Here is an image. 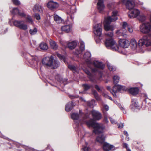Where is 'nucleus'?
<instances>
[{
    "instance_id": "nucleus-38",
    "label": "nucleus",
    "mask_w": 151,
    "mask_h": 151,
    "mask_svg": "<svg viewBox=\"0 0 151 151\" xmlns=\"http://www.w3.org/2000/svg\"><path fill=\"white\" fill-rule=\"evenodd\" d=\"M83 86L84 91H87L93 86L92 85H89L87 84H83Z\"/></svg>"
},
{
    "instance_id": "nucleus-5",
    "label": "nucleus",
    "mask_w": 151,
    "mask_h": 151,
    "mask_svg": "<svg viewBox=\"0 0 151 151\" xmlns=\"http://www.w3.org/2000/svg\"><path fill=\"white\" fill-rule=\"evenodd\" d=\"M109 39L106 38L105 42L106 47L108 49H111L114 51H118L119 47L116 42L113 39L112 37H110Z\"/></svg>"
},
{
    "instance_id": "nucleus-47",
    "label": "nucleus",
    "mask_w": 151,
    "mask_h": 151,
    "mask_svg": "<svg viewBox=\"0 0 151 151\" xmlns=\"http://www.w3.org/2000/svg\"><path fill=\"white\" fill-rule=\"evenodd\" d=\"M24 148L27 150L29 151H38L34 148L27 146H23Z\"/></svg>"
},
{
    "instance_id": "nucleus-42",
    "label": "nucleus",
    "mask_w": 151,
    "mask_h": 151,
    "mask_svg": "<svg viewBox=\"0 0 151 151\" xmlns=\"http://www.w3.org/2000/svg\"><path fill=\"white\" fill-rule=\"evenodd\" d=\"M68 68L72 70L73 72H78L77 70L76 67L73 65H69L68 66Z\"/></svg>"
},
{
    "instance_id": "nucleus-11",
    "label": "nucleus",
    "mask_w": 151,
    "mask_h": 151,
    "mask_svg": "<svg viewBox=\"0 0 151 151\" xmlns=\"http://www.w3.org/2000/svg\"><path fill=\"white\" fill-rule=\"evenodd\" d=\"M104 0H98L97 8L100 13L104 14L106 12L105 6L104 4Z\"/></svg>"
},
{
    "instance_id": "nucleus-60",
    "label": "nucleus",
    "mask_w": 151,
    "mask_h": 151,
    "mask_svg": "<svg viewBox=\"0 0 151 151\" xmlns=\"http://www.w3.org/2000/svg\"><path fill=\"white\" fill-rule=\"evenodd\" d=\"M124 134L125 135H126L127 136H128V133L126 131H124Z\"/></svg>"
},
{
    "instance_id": "nucleus-8",
    "label": "nucleus",
    "mask_w": 151,
    "mask_h": 151,
    "mask_svg": "<svg viewBox=\"0 0 151 151\" xmlns=\"http://www.w3.org/2000/svg\"><path fill=\"white\" fill-rule=\"evenodd\" d=\"M93 30L95 35L100 37L101 35L102 31V24L99 23L95 24L93 26Z\"/></svg>"
},
{
    "instance_id": "nucleus-63",
    "label": "nucleus",
    "mask_w": 151,
    "mask_h": 151,
    "mask_svg": "<svg viewBox=\"0 0 151 151\" xmlns=\"http://www.w3.org/2000/svg\"><path fill=\"white\" fill-rule=\"evenodd\" d=\"M86 72H87V73L88 75H90L91 74V73H90L89 72V71H88V70H87L86 71Z\"/></svg>"
},
{
    "instance_id": "nucleus-41",
    "label": "nucleus",
    "mask_w": 151,
    "mask_h": 151,
    "mask_svg": "<svg viewBox=\"0 0 151 151\" xmlns=\"http://www.w3.org/2000/svg\"><path fill=\"white\" fill-rule=\"evenodd\" d=\"M37 30L36 28H34L33 29H30L29 32L31 35H34L37 32Z\"/></svg>"
},
{
    "instance_id": "nucleus-28",
    "label": "nucleus",
    "mask_w": 151,
    "mask_h": 151,
    "mask_svg": "<svg viewBox=\"0 0 151 151\" xmlns=\"http://www.w3.org/2000/svg\"><path fill=\"white\" fill-rule=\"evenodd\" d=\"M129 91L131 94L134 95L138 93L139 89L138 88H131L129 89Z\"/></svg>"
},
{
    "instance_id": "nucleus-26",
    "label": "nucleus",
    "mask_w": 151,
    "mask_h": 151,
    "mask_svg": "<svg viewBox=\"0 0 151 151\" xmlns=\"http://www.w3.org/2000/svg\"><path fill=\"white\" fill-rule=\"evenodd\" d=\"M131 47L133 50H135L137 47V42L134 39H132L131 41Z\"/></svg>"
},
{
    "instance_id": "nucleus-64",
    "label": "nucleus",
    "mask_w": 151,
    "mask_h": 151,
    "mask_svg": "<svg viewBox=\"0 0 151 151\" xmlns=\"http://www.w3.org/2000/svg\"><path fill=\"white\" fill-rule=\"evenodd\" d=\"M105 122H107V123L108 122V119H107V118H105Z\"/></svg>"
},
{
    "instance_id": "nucleus-61",
    "label": "nucleus",
    "mask_w": 151,
    "mask_h": 151,
    "mask_svg": "<svg viewBox=\"0 0 151 151\" xmlns=\"http://www.w3.org/2000/svg\"><path fill=\"white\" fill-rule=\"evenodd\" d=\"M138 4H139L142 5L143 4V3L142 2L139 1V2L138 3Z\"/></svg>"
},
{
    "instance_id": "nucleus-55",
    "label": "nucleus",
    "mask_w": 151,
    "mask_h": 151,
    "mask_svg": "<svg viewBox=\"0 0 151 151\" xmlns=\"http://www.w3.org/2000/svg\"><path fill=\"white\" fill-rule=\"evenodd\" d=\"M127 29H128V31H129L130 33H131L133 32V29L132 28L127 27Z\"/></svg>"
},
{
    "instance_id": "nucleus-50",
    "label": "nucleus",
    "mask_w": 151,
    "mask_h": 151,
    "mask_svg": "<svg viewBox=\"0 0 151 151\" xmlns=\"http://www.w3.org/2000/svg\"><path fill=\"white\" fill-rule=\"evenodd\" d=\"M107 7L110 10H111L114 8V4L112 3L108 4Z\"/></svg>"
},
{
    "instance_id": "nucleus-13",
    "label": "nucleus",
    "mask_w": 151,
    "mask_h": 151,
    "mask_svg": "<svg viewBox=\"0 0 151 151\" xmlns=\"http://www.w3.org/2000/svg\"><path fill=\"white\" fill-rule=\"evenodd\" d=\"M122 2L125 4L126 8L129 10L132 9L135 6L134 1L130 0H122Z\"/></svg>"
},
{
    "instance_id": "nucleus-43",
    "label": "nucleus",
    "mask_w": 151,
    "mask_h": 151,
    "mask_svg": "<svg viewBox=\"0 0 151 151\" xmlns=\"http://www.w3.org/2000/svg\"><path fill=\"white\" fill-rule=\"evenodd\" d=\"M57 55L61 61H62L65 63V59L64 56L62 55L59 53H57Z\"/></svg>"
},
{
    "instance_id": "nucleus-45",
    "label": "nucleus",
    "mask_w": 151,
    "mask_h": 151,
    "mask_svg": "<svg viewBox=\"0 0 151 151\" xmlns=\"http://www.w3.org/2000/svg\"><path fill=\"white\" fill-rule=\"evenodd\" d=\"M93 95L94 96L95 98L97 100H100V98L97 92L95 91H93Z\"/></svg>"
},
{
    "instance_id": "nucleus-30",
    "label": "nucleus",
    "mask_w": 151,
    "mask_h": 151,
    "mask_svg": "<svg viewBox=\"0 0 151 151\" xmlns=\"http://www.w3.org/2000/svg\"><path fill=\"white\" fill-rule=\"evenodd\" d=\"M59 65V63L57 60H54L52 61L51 68L54 69L57 68Z\"/></svg>"
},
{
    "instance_id": "nucleus-57",
    "label": "nucleus",
    "mask_w": 151,
    "mask_h": 151,
    "mask_svg": "<svg viewBox=\"0 0 151 151\" xmlns=\"http://www.w3.org/2000/svg\"><path fill=\"white\" fill-rule=\"evenodd\" d=\"M123 147H125L127 149L129 148L128 147V145L126 143H124L123 144Z\"/></svg>"
},
{
    "instance_id": "nucleus-27",
    "label": "nucleus",
    "mask_w": 151,
    "mask_h": 151,
    "mask_svg": "<svg viewBox=\"0 0 151 151\" xmlns=\"http://www.w3.org/2000/svg\"><path fill=\"white\" fill-rule=\"evenodd\" d=\"M77 42L76 41H73L68 44V48L71 50L74 49L77 45Z\"/></svg>"
},
{
    "instance_id": "nucleus-1",
    "label": "nucleus",
    "mask_w": 151,
    "mask_h": 151,
    "mask_svg": "<svg viewBox=\"0 0 151 151\" xmlns=\"http://www.w3.org/2000/svg\"><path fill=\"white\" fill-rule=\"evenodd\" d=\"M118 11L114 9L112 10L111 16L105 17L104 20V28L106 31L105 35L106 37H112L113 35V31L114 30V27L112 25H110L111 22H114L118 19Z\"/></svg>"
},
{
    "instance_id": "nucleus-44",
    "label": "nucleus",
    "mask_w": 151,
    "mask_h": 151,
    "mask_svg": "<svg viewBox=\"0 0 151 151\" xmlns=\"http://www.w3.org/2000/svg\"><path fill=\"white\" fill-rule=\"evenodd\" d=\"M128 27L127 24V22H123V28H122V30H123V31L124 32H126L127 31V29Z\"/></svg>"
},
{
    "instance_id": "nucleus-6",
    "label": "nucleus",
    "mask_w": 151,
    "mask_h": 151,
    "mask_svg": "<svg viewBox=\"0 0 151 151\" xmlns=\"http://www.w3.org/2000/svg\"><path fill=\"white\" fill-rule=\"evenodd\" d=\"M150 20L151 23L149 22L142 23L140 26V31L144 33H147L151 32V14Z\"/></svg>"
},
{
    "instance_id": "nucleus-39",
    "label": "nucleus",
    "mask_w": 151,
    "mask_h": 151,
    "mask_svg": "<svg viewBox=\"0 0 151 151\" xmlns=\"http://www.w3.org/2000/svg\"><path fill=\"white\" fill-rule=\"evenodd\" d=\"M54 18L55 20L58 23L62 21L61 18L56 14H54Z\"/></svg>"
},
{
    "instance_id": "nucleus-21",
    "label": "nucleus",
    "mask_w": 151,
    "mask_h": 151,
    "mask_svg": "<svg viewBox=\"0 0 151 151\" xmlns=\"http://www.w3.org/2000/svg\"><path fill=\"white\" fill-rule=\"evenodd\" d=\"M33 10L34 12H38L41 13L42 12V6L39 4H35L33 8Z\"/></svg>"
},
{
    "instance_id": "nucleus-12",
    "label": "nucleus",
    "mask_w": 151,
    "mask_h": 151,
    "mask_svg": "<svg viewBox=\"0 0 151 151\" xmlns=\"http://www.w3.org/2000/svg\"><path fill=\"white\" fill-rule=\"evenodd\" d=\"M53 59V57L52 56L50 57H46L43 59L42 63L44 65L51 67Z\"/></svg>"
},
{
    "instance_id": "nucleus-3",
    "label": "nucleus",
    "mask_w": 151,
    "mask_h": 151,
    "mask_svg": "<svg viewBox=\"0 0 151 151\" xmlns=\"http://www.w3.org/2000/svg\"><path fill=\"white\" fill-rule=\"evenodd\" d=\"M82 114H81V111H79V115L78 114L73 113L71 115V117L73 120H78L79 122V123L78 124L77 122H75V124L77 126L78 124L79 125V123L80 124H84L86 123L87 124V122L92 120L93 121L92 119H91L88 121H86V119L88 118H89V116L88 114H86L85 115H84V116H83L82 119H81V117L83 116Z\"/></svg>"
},
{
    "instance_id": "nucleus-2",
    "label": "nucleus",
    "mask_w": 151,
    "mask_h": 151,
    "mask_svg": "<svg viewBox=\"0 0 151 151\" xmlns=\"http://www.w3.org/2000/svg\"><path fill=\"white\" fill-rule=\"evenodd\" d=\"M87 125L89 127H93L94 128L93 132L96 134L99 135L96 138V142L101 144H103L105 140V137L102 134L104 127L103 125L91 120L87 122Z\"/></svg>"
},
{
    "instance_id": "nucleus-34",
    "label": "nucleus",
    "mask_w": 151,
    "mask_h": 151,
    "mask_svg": "<svg viewBox=\"0 0 151 151\" xmlns=\"http://www.w3.org/2000/svg\"><path fill=\"white\" fill-rule=\"evenodd\" d=\"M137 19L139 21L142 22H144L146 19V17L143 14H139L138 16L137 17Z\"/></svg>"
},
{
    "instance_id": "nucleus-32",
    "label": "nucleus",
    "mask_w": 151,
    "mask_h": 151,
    "mask_svg": "<svg viewBox=\"0 0 151 151\" xmlns=\"http://www.w3.org/2000/svg\"><path fill=\"white\" fill-rule=\"evenodd\" d=\"M40 48L42 50H47L48 48V47L46 43L44 42H42L40 45Z\"/></svg>"
},
{
    "instance_id": "nucleus-33",
    "label": "nucleus",
    "mask_w": 151,
    "mask_h": 151,
    "mask_svg": "<svg viewBox=\"0 0 151 151\" xmlns=\"http://www.w3.org/2000/svg\"><path fill=\"white\" fill-rule=\"evenodd\" d=\"M26 19L27 22L32 24L33 23V21L31 16L29 15H26L25 14V16H24Z\"/></svg>"
},
{
    "instance_id": "nucleus-37",
    "label": "nucleus",
    "mask_w": 151,
    "mask_h": 151,
    "mask_svg": "<svg viewBox=\"0 0 151 151\" xmlns=\"http://www.w3.org/2000/svg\"><path fill=\"white\" fill-rule=\"evenodd\" d=\"M120 78L117 76H114L113 77L114 83L116 85L119 81Z\"/></svg>"
},
{
    "instance_id": "nucleus-14",
    "label": "nucleus",
    "mask_w": 151,
    "mask_h": 151,
    "mask_svg": "<svg viewBox=\"0 0 151 151\" xmlns=\"http://www.w3.org/2000/svg\"><path fill=\"white\" fill-rule=\"evenodd\" d=\"M140 11L138 9H134L130 10L128 13V15L130 18L137 17L140 14Z\"/></svg>"
},
{
    "instance_id": "nucleus-7",
    "label": "nucleus",
    "mask_w": 151,
    "mask_h": 151,
    "mask_svg": "<svg viewBox=\"0 0 151 151\" xmlns=\"http://www.w3.org/2000/svg\"><path fill=\"white\" fill-rule=\"evenodd\" d=\"M151 45V41L149 37L147 36H143L139 40L138 47L140 48H142V47L144 45L147 47Z\"/></svg>"
},
{
    "instance_id": "nucleus-19",
    "label": "nucleus",
    "mask_w": 151,
    "mask_h": 151,
    "mask_svg": "<svg viewBox=\"0 0 151 151\" xmlns=\"http://www.w3.org/2000/svg\"><path fill=\"white\" fill-rule=\"evenodd\" d=\"M93 118L95 120H99L101 118V115L99 111L93 110L91 111Z\"/></svg>"
},
{
    "instance_id": "nucleus-49",
    "label": "nucleus",
    "mask_w": 151,
    "mask_h": 151,
    "mask_svg": "<svg viewBox=\"0 0 151 151\" xmlns=\"http://www.w3.org/2000/svg\"><path fill=\"white\" fill-rule=\"evenodd\" d=\"M13 3L15 5L18 6L20 4V1L19 0H12Z\"/></svg>"
},
{
    "instance_id": "nucleus-54",
    "label": "nucleus",
    "mask_w": 151,
    "mask_h": 151,
    "mask_svg": "<svg viewBox=\"0 0 151 151\" xmlns=\"http://www.w3.org/2000/svg\"><path fill=\"white\" fill-rule=\"evenodd\" d=\"M110 120L111 122V123L113 124H115L116 123V121L112 118H110Z\"/></svg>"
},
{
    "instance_id": "nucleus-51",
    "label": "nucleus",
    "mask_w": 151,
    "mask_h": 151,
    "mask_svg": "<svg viewBox=\"0 0 151 151\" xmlns=\"http://www.w3.org/2000/svg\"><path fill=\"white\" fill-rule=\"evenodd\" d=\"M35 17L36 19L37 20L40 19V15L37 13H35Z\"/></svg>"
},
{
    "instance_id": "nucleus-22",
    "label": "nucleus",
    "mask_w": 151,
    "mask_h": 151,
    "mask_svg": "<svg viewBox=\"0 0 151 151\" xmlns=\"http://www.w3.org/2000/svg\"><path fill=\"white\" fill-rule=\"evenodd\" d=\"M91 56V53L89 52H87L83 55V58L86 62L90 63Z\"/></svg>"
},
{
    "instance_id": "nucleus-35",
    "label": "nucleus",
    "mask_w": 151,
    "mask_h": 151,
    "mask_svg": "<svg viewBox=\"0 0 151 151\" xmlns=\"http://www.w3.org/2000/svg\"><path fill=\"white\" fill-rule=\"evenodd\" d=\"M107 65L109 70L111 71H114L116 70L115 67L111 65V64L109 62H107Z\"/></svg>"
},
{
    "instance_id": "nucleus-15",
    "label": "nucleus",
    "mask_w": 151,
    "mask_h": 151,
    "mask_svg": "<svg viewBox=\"0 0 151 151\" xmlns=\"http://www.w3.org/2000/svg\"><path fill=\"white\" fill-rule=\"evenodd\" d=\"M47 6L48 8L52 10L58 8L59 6V4L56 2L51 0L47 4Z\"/></svg>"
},
{
    "instance_id": "nucleus-52",
    "label": "nucleus",
    "mask_w": 151,
    "mask_h": 151,
    "mask_svg": "<svg viewBox=\"0 0 151 151\" xmlns=\"http://www.w3.org/2000/svg\"><path fill=\"white\" fill-rule=\"evenodd\" d=\"M118 106L121 109V110L123 111V113L124 114H125L126 113V111H125L124 109L123 108V107H122L121 105V104H118Z\"/></svg>"
},
{
    "instance_id": "nucleus-23",
    "label": "nucleus",
    "mask_w": 151,
    "mask_h": 151,
    "mask_svg": "<svg viewBox=\"0 0 151 151\" xmlns=\"http://www.w3.org/2000/svg\"><path fill=\"white\" fill-rule=\"evenodd\" d=\"M72 28L71 25H68L62 27L61 29L63 31L66 33H68L70 31Z\"/></svg>"
},
{
    "instance_id": "nucleus-36",
    "label": "nucleus",
    "mask_w": 151,
    "mask_h": 151,
    "mask_svg": "<svg viewBox=\"0 0 151 151\" xmlns=\"http://www.w3.org/2000/svg\"><path fill=\"white\" fill-rule=\"evenodd\" d=\"M126 32H124L123 31V30L122 29L118 30L116 31V33L119 36H124L126 35V34H125Z\"/></svg>"
},
{
    "instance_id": "nucleus-16",
    "label": "nucleus",
    "mask_w": 151,
    "mask_h": 151,
    "mask_svg": "<svg viewBox=\"0 0 151 151\" xmlns=\"http://www.w3.org/2000/svg\"><path fill=\"white\" fill-rule=\"evenodd\" d=\"M103 148L104 151L113 150L115 149V147L114 146L106 142H104L103 144Z\"/></svg>"
},
{
    "instance_id": "nucleus-31",
    "label": "nucleus",
    "mask_w": 151,
    "mask_h": 151,
    "mask_svg": "<svg viewBox=\"0 0 151 151\" xmlns=\"http://www.w3.org/2000/svg\"><path fill=\"white\" fill-rule=\"evenodd\" d=\"M50 44L51 48L54 50H56L58 48V46L56 42L54 41L51 40L50 41Z\"/></svg>"
},
{
    "instance_id": "nucleus-59",
    "label": "nucleus",
    "mask_w": 151,
    "mask_h": 151,
    "mask_svg": "<svg viewBox=\"0 0 151 151\" xmlns=\"http://www.w3.org/2000/svg\"><path fill=\"white\" fill-rule=\"evenodd\" d=\"M106 88H107V89L108 90H109V91H110V92L111 93V92L112 93H113V91H112V89L111 90V88H110V87L109 86H107L106 87Z\"/></svg>"
},
{
    "instance_id": "nucleus-17",
    "label": "nucleus",
    "mask_w": 151,
    "mask_h": 151,
    "mask_svg": "<svg viewBox=\"0 0 151 151\" xmlns=\"http://www.w3.org/2000/svg\"><path fill=\"white\" fill-rule=\"evenodd\" d=\"M119 45L123 48H127L129 45V41L125 39H120L119 41Z\"/></svg>"
},
{
    "instance_id": "nucleus-29",
    "label": "nucleus",
    "mask_w": 151,
    "mask_h": 151,
    "mask_svg": "<svg viewBox=\"0 0 151 151\" xmlns=\"http://www.w3.org/2000/svg\"><path fill=\"white\" fill-rule=\"evenodd\" d=\"M73 107V102H69L66 105L65 108V110L67 111H69L72 109Z\"/></svg>"
},
{
    "instance_id": "nucleus-62",
    "label": "nucleus",
    "mask_w": 151,
    "mask_h": 151,
    "mask_svg": "<svg viewBox=\"0 0 151 151\" xmlns=\"http://www.w3.org/2000/svg\"><path fill=\"white\" fill-rule=\"evenodd\" d=\"M143 96H144V97H145L146 98H147V96L146 95V94H143Z\"/></svg>"
},
{
    "instance_id": "nucleus-48",
    "label": "nucleus",
    "mask_w": 151,
    "mask_h": 151,
    "mask_svg": "<svg viewBox=\"0 0 151 151\" xmlns=\"http://www.w3.org/2000/svg\"><path fill=\"white\" fill-rule=\"evenodd\" d=\"M95 88L99 92H101L103 88L102 87H100L98 85H96L95 86Z\"/></svg>"
},
{
    "instance_id": "nucleus-40",
    "label": "nucleus",
    "mask_w": 151,
    "mask_h": 151,
    "mask_svg": "<svg viewBox=\"0 0 151 151\" xmlns=\"http://www.w3.org/2000/svg\"><path fill=\"white\" fill-rule=\"evenodd\" d=\"M132 105L134 106V107L137 108L139 106L138 102L136 99H132Z\"/></svg>"
},
{
    "instance_id": "nucleus-58",
    "label": "nucleus",
    "mask_w": 151,
    "mask_h": 151,
    "mask_svg": "<svg viewBox=\"0 0 151 151\" xmlns=\"http://www.w3.org/2000/svg\"><path fill=\"white\" fill-rule=\"evenodd\" d=\"M124 127L123 123H121L120 124L118 125V128H122Z\"/></svg>"
},
{
    "instance_id": "nucleus-20",
    "label": "nucleus",
    "mask_w": 151,
    "mask_h": 151,
    "mask_svg": "<svg viewBox=\"0 0 151 151\" xmlns=\"http://www.w3.org/2000/svg\"><path fill=\"white\" fill-rule=\"evenodd\" d=\"M31 59L32 61L30 62V64L35 68H37L38 64L37 57L35 56H32Z\"/></svg>"
},
{
    "instance_id": "nucleus-56",
    "label": "nucleus",
    "mask_w": 151,
    "mask_h": 151,
    "mask_svg": "<svg viewBox=\"0 0 151 151\" xmlns=\"http://www.w3.org/2000/svg\"><path fill=\"white\" fill-rule=\"evenodd\" d=\"M104 109L106 110V111H108L109 109V107L107 105H104Z\"/></svg>"
},
{
    "instance_id": "nucleus-53",
    "label": "nucleus",
    "mask_w": 151,
    "mask_h": 151,
    "mask_svg": "<svg viewBox=\"0 0 151 151\" xmlns=\"http://www.w3.org/2000/svg\"><path fill=\"white\" fill-rule=\"evenodd\" d=\"M83 151H90V149L88 147H85L82 149Z\"/></svg>"
},
{
    "instance_id": "nucleus-9",
    "label": "nucleus",
    "mask_w": 151,
    "mask_h": 151,
    "mask_svg": "<svg viewBox=\"0 0 151 151\" xmlns=\"http://www.w3.org/2000/svg\"><path fill=\"white\" fill-rule=\"evenodd\" d=\"M13 24L15 26L24 30H26L28 28L27 25L24 24L23 20H15L13 22Z\"/></svg>"
},
{
    "instance_id": "nucleus-4",
    "label": "nucleus",
    "mask_w": 151,
    "mask_h": 151,
    "mask_svg": "<svg viewBox=\"0 0 151 151\" xmlns=\"http://www.w3.org/2000/svg\"><path fill=\"white\" fill-rule=\"evenodd\" d=\"M89 67L91 69V71L93 73L99 72L100 73L99 69H103L105 67V65L102 63L98 60H94L93 62L90 63Z\"/></svg>"
},
{
    "instance_id": "nucleus-24",
    "label": "nucleus",
    "mask_w": 151,
    "mask_h": 151,
    "mask_svg": "<svg viewBox=\"0 0 151 151\" xmlns=\"http://www.w3.org/2000/svg\"><path fill=\"white\" fill-rule=\"evenodd\" d=\"M11 12L12 13L14 14H18L21 16H25V14L24 13H20L19 12V9L17 8H13L12 10L11 11Z\"/></svg>"
},
{
    "instance_id": "nucleus-25",
    "label": "nucleus",
    "mask_w": 151,
    "mask_h": 151,
    "mask_svg": "<svg viewBox=\"0 0 151 151\" xmlns=\"http://www.w3.org/2000/svg\"><path fill=\"white\" fill-rule=\"evenodd\" d=\"M80 50H76L75 52V53L78 55V54H81V52L85 50V45L84 42H81V46L80 48Z\"/></svg>"
},
{
    "instance_id": "nucleus-46",
    "label": "nucleus",
    "mask_w": 151,
    "mask_h": 151,
    "mask_svg": "<svg viewBox=\"0 0 151 151\" xmlns=\"http://www.w3.org/2000/svg\"><path fill=\"white\" fill-rule=\"evenodd\" d=\"M95 104L94 101L92 100L90 101H88L87 102V104L88 106H90L91 108H93L94 106V105Z\"/></svg>"
},
{
    "instance_id": "nucleus-10",
    "label": "nucleus",
    "mask_w": 151,
    "mask_h": 151,
    "mask_svg": "<svg viewBox=\"0 0 151 151\" xmlns=\"http://www.w3.org/2000/svg\"><path fill=\"white\" fill-rule=\"evenodd\" d=\"M127 90V88L125 86L119 85H115L113 87L112 91L113 93L111 92V93L114 97H116V93L121 90L126 91Z\"/></svg>"
},
{
    "instance_id": "nucleus-18",
    "label": "nucleus",
    "mask_w": 151,
    "mask_h": 151,
    "mask_svg": "<svg viewBox=\"0 0 151 151\" xmlns=\"http://www.w3.org/2000/svg\"><path fill=\"white\" fill-rule=\"evenodd\" d=\"M76 12V7L75 6H73L71 7L70 6H69V9H68L67 13L68 14L70 15V18L72 21L74 19L72 14Z\"/></svg>"
}]
</instances>
